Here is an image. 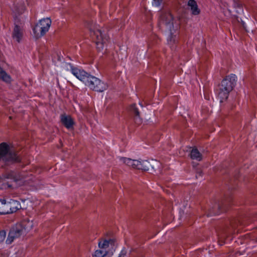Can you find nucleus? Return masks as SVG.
<instances>
[{"label": "nucleus", "instance_id": "nucleus-1", "mask_svg": "<svg viewBox=\"0 0 257 257\" xmlns=\"http://www.w3.org/2000/svg\"><path fill=\"white\" fill-rule=\"evenodd\" d=\"M158 26L163 32L169 33L168 43L171 48L173 47L177 42V31L179 24L169 11L163 10L160 12Z\"/></svg>", "mask_w": 257, "mask_h": 257}, {"label": "nucleus", "instance_id": "nucleus-2", "mask_svg": "<svg viewBox=\"0 0 257 257\" xmlns=\"http://www.w3.org/2000/svg\"><path fill=\"white\" fill-rule=\"evenodd\" d=\"M67 65L70 67L71 73L90 89L101 92L107 88V84L97 77L91 75L83 70L74 67L71 64H68Z\"/></svg>", "mask_w": 257, "mask_h": 257}, {"label": "nucleus", "instance_id": "nucleus-3", "mask_svg": "<svg viewBox=\"0 0 257 257\" xmlns=\"http://www.w3.org/2000/svg\"><path fill=\"white\" fill-rule=\"evenodd\" d=\"M0 160L6 163H15L21 162L17 152L6 143L0 144Z\"/></svg>", "mask_w": 257, "mask_h": 257}, {"label": "nucleus", "instance_id": "nucleus-4", "mask_svg": "<svg viewBox=\"0 0 257 257\" xmlns=\"http://www.w3.org/2000/svg\"><path fill=\"white\" fill-rule=\"evenodd\" d=\"M236 76L232 74L226 76L222 80L218 93L220 102H222L227 99L229 92L236 84Z\"/></svg>", "mask_w": 257, "mask_h": 257}, {"label": "nucleus", "instance_id": "nucleus-5", "mask_svg": "<svg viewBox=\"0 0 257 257\" xmlns=\"http://www.w3.org/2000/svg\"><path fill=\"white\" fill-rule=\"evenodd\" d=\"M92 28L89 27L90 35L95 42L97 49L98 51H101L104 47V45L108 40L107 36L103 35L101 31L98 28L97 26H95Z\"/></svg>", "mask_w": 257, "mask_h": 257}, {"label": "nucleus", "instance_id": "nucleus-6", "mask_svg": "<svg viewBox=\"0 0 257 257\" xmlns=\"http://www.w3.org/2000/svg\"><path fill=\"white\" fill-rule=\"evenodd\" d=\"M51 25V20L49 18L40 20L33 29L36 39H39L43 36L49 31Z\"/></svg>", "mask_w": 257, "mask_h": 257}, {"label": "nucleus", "instance_id": "nucleus-7", "mask_svg": "<svg viewBox=\"0 0 257 257\" xmlns=\"http://www.w3.org/2000/svg\"><path fill=\"white\" fill-rule=\"evenodd\" d=\"M24 23L25 21L23 18L20 19L17 17H16L12 37L18 43H20L23 38Z\"/></svg>", "mask_w": 257, "mask_h": 257}, {"label": "nucleus", "instance_id": "nucleus-8", "mask_svg": "<svg viewBox=\"0 0 257 257\" xmlns=\"http://www.w3.org/2000/svg\"><path fill=\"white\" fill-rule=\"evenodd\" d=\"M226 202L221 203H216L211 207L209 208L208 216L216 215L219 214L223 211L226 210Z\"/></svg>", "mask_w": 257, "mask_h": 257}, {"label": "nucleus", "instance_id": "nucleus-9", "mask_svg": "<svg viewBox=\"0 0 257 257\" xmlns=\"http://www.w3.org/2000/svg\"><path fill=\"white\" fill-rule=\"evenodd\" d=\"M33 223L32 221L25 219L20 224H17L15 227L21 235L26 234L33 227Z\"/></svg>", "mask_w": 257, "mask_h": 257}, {"label": "nucleus", "instance_id": "nucleus-10", "mask_svg": "<svg viewBox=\"0 0 257 257\" xmlns=\"http://www.w3.org/2000/svg\"><path fill=\"white\" fill-rule=\"evenodd\" d=\"M116 240L115 239L112 238L109 239L108 240L104 239H99L98 243V247L100 249H102L103 250H105L110 245L113 247L115 246Z\"/></svg>", "mask_w": 257, "mask_h": 257}, {"label": "nucleus", "instance_id": "nucleus-11", "mask_svg": "<svg viewBox=\"0 0 257 257\" xmlns=\"http://www.w3.org/2000/svg\"><path fill=\"white\" fill-rule=\"evenodd\" d=\"M20 208L21 204L18 201L11 199L10 201L7 202V210H9L8 214L16 212Z\"/></svg>", "mask_w": 257, "mask_h": 257}, {"label": "nucleus", "instance_id": "nucleus-12", "mask_svg": "<svg viewBox=\"0 0 257 257\" xmlns=\"http://www.w3.org/2000/svg\"><path fill=\"white\" fill-rule=\"evenodd\" d=\"M19 231L20 230L17 229L16 227L12 228L9 233L8 236L6 241V243L8 244L12 243L14 239L18 238L22 235Z\"/></svg>", "mask_w": 257, "mask_h": 257}, {"label": "nucleus", "instance_id": "nucleus-13", "mask_svg": "<svg viewBox=\"0 0 257 257\" xmlns=\"http://www.w3.org/2000/svg\"><path fill=\"white\" fill-rule=\"evenodd\" d=\"M61 121L67 129H70L73 127L74 122L70 115H66L65 114L61 115Z\"/></svg>", "mask_w": 257, "mask_h": 257}, {"label": "nucleus", "instance_id": "nucleus-14", "mask_svg": "<svg viewBox=\"0 0 257 257\" xmlns=\"http://www.w3.org/2000/svg\"><path fill=\"white\" fill-rule=\"evenodd\" d=\"M120 160L126 165L132 167L134 169H139L140 165V161L137 160H132L127 158H121Z\"/></svg>", "mask_w": 257, "mask_h": 257}, {"label": "nucleus", "instance_id": "nucleus-15", "mask_svg": "<svg viewBox=\"0 0 257 257\" xmlns=\"http://www.w3.org/2000/svg\"><path fill=\"white\" fill-rule=\"evenodd\" d=\"M188 6L190 7L192 15H197L200 14V11L195 0H189L188 2Z\"/></svg>", "mask_w": 257, "mask_h": 257}, {"label": "nucleus", "instance_id": "nucleus-16", "mask_svg": "<svg viewBox=\"0 0 257 257\" xmlns=\"http://www.w3.org/2000/svg\"><path fill=\"white\" fill-rule=\"evenodd\" d=\"M190 158L192 160L200 161L202 160V155L197 148H193L190 152Z\"/></svg>", "mask_w": 257, "mask_h": 257}, {"label": "nucleus", "instance_id": "nucleus-17", "mask_svg": "<svg viewBox=\"0 0 257 257\" xmlns=\"http://www.w3.org/2000/svg\"><path fill=\"white\" fill-rule=\"evenodd\" d=\"M7 202L5 199H0V215L8 214Z\"/></svg>", "mask_w": 257, "mask_h": 257}, {"label": "nucleus", "instance_id": "nucleus-18", "mask_svg": "<svg viewBox=\"0 0 257 257\" xmlns=\"http://www.w3.org/2000/svg\"><path fill=\"white\" fill-rule=\"evenodd\" d=\"M131 110L135 115L136 121L138 123H141L142 120L141 118L140 117V112L138 108L136 107V104H133L131 105Z\"/></svg>", "mask_w": 257, "mask_h": 257}, {"label": "nucleus", "instance_id": "nucleus-19", "mask_svg": "<svg viewBox=\"0 0 257 257\" xmlns=\"http://www.w3.org/2000/svg\"><path fill=\"white\" fill-rule=\"evenodd\" d=\"M151 165L150 162L147 160H142L140 161V165L139 166V170H142L144 171H148L149 170L150 167Z\"/></svg>", "mask_w": 257, "mask_h": 257}, {"label": "nucleus", "instance_id": "nucleus-20", "mask_svg": "<svg viewBox=\"0 0 257 257\" xmlns=\"http://www.w3.org/2000/svg\"><path fill=\"white\" fill-rule=\"evenodd\" d=\"M108 254V251L102 249H97L95 251L93 256L95 257H105Z\"/></svg>", "mask_w": 257, "mask_h": 257}, {"label": "nucleus", "instance_id": "nucleus-21", "mask_svg": "<svg viewBox=\"0 0 257 257\" xmlns=\"http://www.w3.org/2000/svg\"><path fill=\"white\" fill-rule=\"evenodd\" d=\"M25 10V8L23 5H21L20 6V8H17V7L15 8V11L16 13H17L18 15H20L23 14L24 12V11Z\"/></svg>", "mask_w": 257, "mask_h": 257}, {"label": "nucleus", "instance_id": "nucleus-22", "mask_svg": "<svg viewBox=\"0 0 257 257\" xmlns=\"http://www.w3.org/2000/svg\"><path fill=\"white\" fill-rule=\"evenodd\" d=\"M6 237V232L5 230L0 231V243L3 242Z\"/></svg>", "mask_w": 257, "mask_h": 257}, {"label": "nucleus", "instance_id": "nucleus-23", "mask_svg": "<svg viewBox=\"0 0 257 257\" xmlns=\"http://www.w3.org/2000/svg\"><path fill=\"white\" fill-rule=\"evenodd\" d=\"M127 253V251L125 248H123L118 254V257H125Z\"/></svg>", "mask_w": 257, "mask_h": 257}, {"label": "nucleus", "instance_id": "nucleus-24", "mask_svg": "<svg viewBox=\"0 0 257 257\" xmlns=\"http://www.w3.org/2000/svg\"><path fill=\"white\" fill-rule=\"evenodd\" d=\"M162 1L163 0H154V5L157 7L160 6Z\"/></svg>", "mask_w": 257, "mask_h": 257}, {"label": "nucleus", "instance_id": "nucleus-25", "mask_svg": "<svg viewBox=\"0 0 257 257\" xmlns=\"http://www.w3.org/2000/svg\"><path fill=\"white\" fill-rule=\"evenodd\" d=\"M198 176H201V173H199L196 176V177L197 178Z\"/></svg>", "mask_w": 257, "mask_h": 257}, {"label": "nucleus", "instance_id": "nucleus-26", "mask_svg": "<svg viewBox=\"0 0 257 257\" xmlns=\"http://www.w3.org/2000/svg\"><path fill=\"white\" fill-rule=\"evenodd\" d=\"M113 254V252H111V255Z\"/></svg>", "mask_w": 257, "mask_h": 257}]
</instances>
